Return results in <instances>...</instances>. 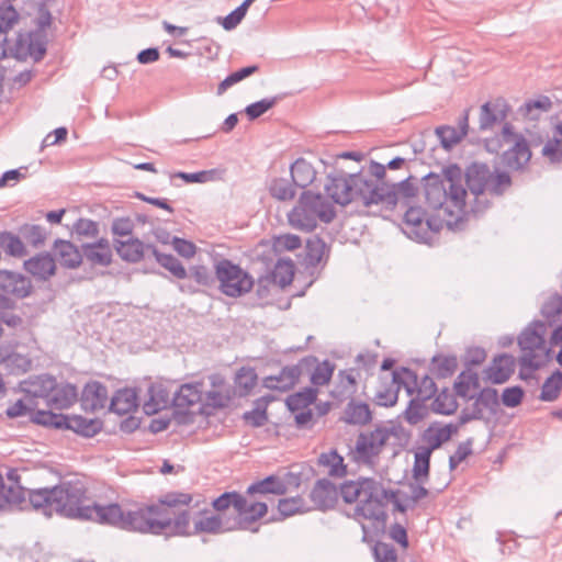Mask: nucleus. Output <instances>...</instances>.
<instances>
[{"instance_id":"1","label":"nucleus","mask_w":562,"mask_h":562,"mask_svg":"<svg viewBox=\"0 0 562 562\" xmlns=\"http://www.w3.org/2000/svg\"><path fill=\"white\" fill-rule=\"evenodd\" d=\"M193 496L184 492H168L153 503H119L104 505L100 525L127 532L169 537L190 536V512Z\"/></svg>"},{"instance_id":"2","label":"nucleus","mask_w":562,"mask_h":562,"mask_svg":"<svg viewBox=\"0 0 562 562\" xmlns=\"http://www.w3.org/2000/svg\"><path fill=\"white\" fill-rule=\"evenodd\" d=\"M29 504L33 510L52 517L54 514L79 520L101 522L104 505L91 502L88 488L81 480L63 481L53 487L29 491Z\"/></svg>"},{"instance_id":"3","label":"nucleus","mask_w":562,"mask_h":562,"mask_svg":"<svg viewBox=\"0 0 562 562\" xmlns=\"http://www.w3.org/2000/svg\"><path fill=\"white\" fill-rule=\"evenodd\" d=\"M461 167L452 164L443 168L442 176L434 172L423 177L425 200L438 216L450 218L456 223L451 207L462 210L465 206L467 190L462 186Z\"/></svg>"},{"instance_id":"4","label":"nucleus","mask_w":562,"mask_h":562,"mask_svg":"<svg viewBox=\"0 0 562 562\" xmlns=\"http://www.w3.org/2000/svg\"><path fill=\"white\" fill-rule=\"evenodd\" d=\"M463 176L465 190H469L474 196L471 211L476 215L484 213L491 206V201L485 193L501 198L513 184L512 177L507 171L497 169L492 171L487 164L480 161L471 162Z\"/></svg>"},{"instance_id":"5","label":"nucleus","mask_w":562,"mask_h":562,"mask_svg":"<svg viewBox=\"0 0 562 562\" xmlns=\"http://www.w3.org/2000/svg\"><path fill=\"white\" fill-rule=\"evenodd\" d=\"M336 217L331 203L322 193L305 190L301 193L294 207L288 213L289 224L299 231L311 233L317 227V222L326 224Z\"/></svg>"},{"instance_id":"6","label":"nucleus","mask_w":562,"mask_h":562,"mask_svg":"<svg viewBox=\"0 0 562 562\" xmlns=\"http://www.w3.org/2000/svg\"><path fill=\"white\" fill-rule=\"evenodd\" d=\"M390 497H394V490L386 488L382 482L374 477H367L361 501L356 507V514L384 526L389 517L386 507L390 504Z\"/></svg>"},{"instance_id":"7","label":"nucleus","mask_w":562,"mask_h":562,"mask_svg":"<svg viewBox=\"0 0 562 562\" xmlns=\"http://www.w3.org/2000/svg\"><path fill=\"white\" fill-rule=\"evenodd\" d=\"M32 423L54 429L72 430L85 438H92L103 428L100 418H86L80 415H65L52 411H38L32 417Z\"/></svg>"},{"instance_id":"8","label":"nucleus","mask_w":562,"mask_h":562,"mask_svg":"<svg viewBox=\"0 0 562 562\" xmlns=\"http://www.w3.org/2000/svg\"><path fill=\"white\" fill-rule=\"evenodd\" d=\"M214 268L217 289L222 294L237 299L252 290L255 285L252 276L239 265L227 258H222L215 261Z\"/></svg>"},{"instance_id":"9","label":"nucleus","mask_w":562,"mask_h":562,"mask_svg":"<svg viewBox=\"0 0 562 562\" xmlns=\"http://www.w3.org/2000/svg\"><path fill=\"white\" fill-rule=\"evenodd\" d=\"M404 233L412 239L420 243H427L431 239L432 233H439L443 225L452 226L453 221L438 216L437 214L427 215V211L422 206H407L403 216Z\"/></svg>"},{"instance_id":"10","label":"nucleus","mask_w":562,"mask_h":562,"mask_svg":"<svg viewBox=\"0 0 562 562\" xmlns=\"http://www.w3.org/2000/svg\"><path fill=\"white\" fill-rule=\"evenodd\" d=\"M400 427L378 426L372 431H362L358 435L352 459L359 464L374 467L391 436H396Z\"/></svg>"},{"instance_id":"11","label":"nucleus","mask_w":562,"mask_h":562,"mask_svg":"<svg viewBox=\"0 0 562 562\" xmlns=\"http://www.w3.org/2000/svg\"><path fill=\"white\" fill-rule=\"evenodd\" d=\"M547 329L544 321H532L517 337V344L522 352L518 362L522 368L537 371L543 367V361H538L537 350L544 347Z\"/></svg>"},{"instance_id":"12","label":"nucleus","mask_w":562,"mask_h":562,"mask_svg":"<svg viewBox=\"0 0 562 562\" xmlns=\"http://www.w3.org/2000/svg\"><path fill=\"white\" fill-rule=\"evenodd\" d=\"M349 186L353 201L360 199L364 206L379 205L383 206V199H393V192L384 193V182L375 183L373 180L364 177L361 172L349 175Z\"/></svg>"},{"instance_id":"13","label":"nucleus","mask_w":562,"mask_h":562,"mask_svg":"<svg viewBox=\"0 0 562 562\" xmlns=\"http://www.w3.org/2000/svg\"><path fill=\"white\" fill-rule=\"evenodd\" d=\"M393 382L403 385L408 395L416 394L429 401L438 392V386L432 375L425 374L419 378L415 371L406 367H402L401 372L397 370L393 371Z\"/></svg>"},{"instance_id":"14","label":"nucleus","mask_w":562,"mask_h":562,"mask_svg":"<svg viewBox=\"0 0 562 562\" xmlns=\"http://www.w3.org/2000/svg\"><path fill=\"white\" fill-rule=\"evenodd\" d=\"M315 362L316 357H304L299 363L282 368L279 374L266 376L262 381V385L269 390L286 392L299 382L303 370H310Z\"/></svg>"},{"instance_id":"15","label":"nucleus","mask_w":562,"mask_h":562,"mask_svg":"<svg viewBox=\"0 0 562 562\" xmlns=\"http://www.w3.org/2000/svg\"><path fill=\"white\" fill-rule=\"evenodd\" d=\"M416 178L408 176L397 183L384 182V193L393 192V199H383V209L393 211L401 202L404 206H408L409 200L415 198L418 192Z\"/></svg>"},{"instance_id":"16","label":"nucleus","mask_w":562,"mask_h":562,"mask_svg":"<svg viewBox=\"0 0 562 562\" xmlns=\"http://www.w3.org/2000/svg\"><path fill=\"white\" fill-rule=\"evenodd\" d=\"M268 513V505L263 502L248 503L245 498L243 510L237 512V517L232 520L229 530H251L257 532L259 527L251 528V525L265 517Z\"/></svg>"},{"instance_id":"17","label":"nucleus","mask_w":562,"mask_h":562,"mask_svg":"<svg viewBox=\"0 0 562 562\" xmlns=\"http://www.w3.org/2000/svg\"><path fill=\"white\" fill-rule=\"evenodd\" d=\"M516 360L509 353H501L494 357L488 367L483 371L484 380L492 384L507 382L515 371Z\"/></svg>"},{"instance_id":"18","label":"nucleus","mask_w":562,"mask_h":562,"mask_svg":"<svg viewBox=\"0 0 562 562\" xmlns=\"http://www.w3.org/2000/svg\"><path fill=\"white\" fill-rule=\"evenodd\" d=\"M337 486L329 479H319L315 482L310 498L315 508L322 512L333 509L338 502Z\"/></svg>"},{"instance_id":"19","label":"nucleus","mask_w":562,"mask_h":562,"mask_svg":"<svg viewBox=\"0 0 562 562\" xmlns=\"http://www.w3.org/2000/svg\"><path fill=\"white\" fill-rule=\"evenodd\" d=\"M454 435H457V427L452 426V423L442 425L440 422H434L422 432L420 438L426 446L420 448L432 453Z\"/></svg>"},{"instance_id":"20","label":"nucleus","mask_w":562,"mask_h":562,"mask_svg":"<svg viewBox=\"0 0 562 562\" xmlns=\"http://www.w3.org/2000/svg\"><path fill=\"white\" fill-rule=\"evenodd\" d=\"M32 290L33 285L27 277L19 272L0 269V291L16 299H24L32 293Z\"/></svg>"},{"instance_id":"21","label":"nucleus","mask_w":562,"mask_h":562,"mask_svg":"<svg viewBox=\"0 0 562 562\" xmlns=\"http://www.w3.org/2000/svg\"><path fill=\"white\" fill-rule=\"evenodd\" d=\"M108 397V387L103 383L90 381L83 386L80 402L85 411L95 412L105 407Z\"/></svg>"},{"instance_id":"22","label":"nucleus","mask_w":562,"mask_h":562,"mask_svg":"<svg viewBox=\"0 0 562 562\" xmlns=\"http://www.w3.org/2000/svg\"><path fill=\"white\" fill-rule=\"evenodd\" d=\"M325 191L334 203L341 206H346L353 201L351 187L349 186V175H328Z\"/></svg>"},{"instance_id":"23","label":"nucleus","mask_w":562,"mask_h":562,"mask_svg":"<svg viewBox=\"0 0 562 562\" xmlns=\"http://www.w3.org/2000/svg\"><path fill=\"white\" fill-rule=\"evenodd\" d=\"M508 111L509 105L503 98H498L494 102H485L481 106L480 130H491L496 123L505 121Z\"/></svg>"},{"instance_id":"24","label":"nucleus","mask_w":562,"mask_h":562,"mask_svg":"<svg viewBox=\"0 0 562 562\" xmlns=\"http://www.w3.org/2000/svg\"><path fill=\"white\" fill-rule=\"evenodd\" d=\"M202 392L200 384L186 383L182 384L175 393L171 404L176 415H187L190 407L200 403Z\"/></svg>"},{"instance_id":"25","label":"nucleus","mask_w":562,"mask_h":562,"mask_svg":"<svg viewBox=\"0 0 562 562\" xmlns=\"http://www.w3.org/2000/svg\"><path fill=\"white\" fill-rule=\"evenodd\" d=\"M25 271L34 278L46 281L56 273V262L52 254L41 252L24 261Z\"/></svg>"},{"instance_id":"26","label":"nucleus","mask_w":562,"mask_h":562,"mask_svg":"<svg viewBox=\"0 0 562 562\" xmlns=\"http://www.w3.org/2000/svg\"><path fill=\"white\" fill-rule=\"evenodd\" d=\"M148 398L143 405L146 415H155L171 403L170 393L162 383H150L147 390Z\"/></svg>"},{"instance_id":"27","label":"nucleus","mask_w":562,"mask_h":562,"mask_svg":"<svg viewBox=\"0 0 562 562\" xmlns=\"http://www.w3.org/2000/svg\"><path fill=\"white\" fill-rule=\"evenodd\" d=\"M53 247L63 267L76 269L82 263V249L80 250L74 243L57 238Z\"/></svg>"},{"instance_id":"28","label":"nucleus","mask_w":562,"mask_h":562,"mask_svg":"<svg viewBox=\"0 0 562 562\" xmlns=\"http://www.w3.org/2000/svg\"><path fill=\"white\" fill-rule=\"evenodd\" d=\"M531 158V150L524 136H517L514 146L504 153V162L514 170L522 169Z\"/></svg>"},{"instance_id":"29","label":"nucleus","mask_w":562,"mask_h":562,"mask_svg":"<svg viewBox=\"0 0 562 562\" xmlns=\"http://www.w3.org/2000/svg\"><path fill=\"white\" fill-rule=\"evenodd\" d=\"M329 257V248L323 238L313 235L307 238L305 244L304 263L306 268H316L319 263L326 265Z\"/></svg>"},{"instance_id":"30","label":"nucleus","mask_w":562,"mask_h":562,"mask_svg":"<svg viewBox=\"0 0 562 562\" xmlns=\"http://www.w3.org/2000/svg\"><path fill=\"white\" fill-rule=\"evenodd\" d=\"M147 245L138 238H128L127 240L114 239V248L122 260L127 262H139L147 251Z\"/></svg>"},{"instance_id":"31","label":"nucleus","mask_w":562,"mask_h":562,"mask_svg":"<svg viewBox=\"0 0 562 562\" xmlns=\"http://www.w3.org/2000/svg\"><path fill=\"white\" fill-rule=\"evenodd\" d=\"M138 406L136 389L124 387L117 390L111 398L110 411L117 415H125L135 411Z\"/></svg>"},{"instance_id":"32","label":"nucleus","mask_w":562,"mask_h":562,"mask_svg":"<svg viewBox=\"0 0 562 562\" xmlns=\"http://www.w3.org/2000/svg\"><path fill=\"white\" fill-rule=\"evenodd\" d=\"M458 366L456 355L436 353L430 359L428 371L436 379H447L456 373Z\"/></svg>"},{"instance_id":"33","label":"nucleus","mask_w":562,"mask_h":562,"mask_svg":"<svg viewBox=\"0 0 562 562\" xmlns=\"http://www.w3.org/2000/svg\"><path fill=\"white\" fill-rule=\"evenodd\" d=\"M78 396L77 387L71 383L59 384L56 381V389L47 397L46 403L57 409L69 408Z\"/></svg>"},{"instance_id":"34","label":"nucleus","mask_w":562,"mask_h":562,"mask_svg":"<svg viewBox=\"0 0 562 562\" xmlns=\"http://www.w3.org/2000/svg\"><path fill=\"white\" fill-rule=\"evenodd\" d=\"M456 396V393H451L448 387L438 389L437 394L431 398L429 409L432 414L451 416L459 408Z\"/></svg>"},{"instance_id":"35","label":"nucleus","mask_w":562,"mask_h":562,"mask_svg":"<svg viewBox=\"0 0 562 562\" xmlns=\"http://www.w3.org/2000/svg\"><path fill=\"white\" fill-rule=\"evenodd\" d=\"M291 180L295 188L305 189L316 178V170L304 158H297L290 168Z\"/></svg>"},{"instance_id":"36","label":"nucleus","mask_w":562,"mask_h":562,"mask_svg":"<svg viewBox=\"0 0 562 562\" xmlns=\"http://www.w3.org/2000/svg\"><path fill=\"white\" fill-rule=\"evenodd\" d=\"M344 420L349 425L366 426L372 422V412L364 402L350 400L345 408Z\"/></svg>"},{"instance_id":"37","label":"nucleus","mask_w":562,"mask_h":562,"mask_svg":"<svg viewBox=\"0 0 562 562\" xmlns=\"http://www.w3.org/2000/svg\"><path fill=\"white\" fill-rule=\"evenodd\" d=\"M29 387L23 389L24 393L31 395L35 401L36 398H44L45 401L56 389V378L50 374H41L27 382Z\"/></svg>"},{"instance_id":"38","label":"nucleus","mask_w":562,"mask_h":562,"mask_svg":"<svg viewBox=\"0 0 562 562\" xmlns=\"http://www.w3.org/2000/svg\"><path fill=\"white\" fill-rule=\"evenodd\" d=\"M288 491L286 484L277 475H268L267 477L250 484L247 487V494H273L284 495Z\"/></svg>"},{"instance_id":"39","label":"nucleus","mask_w":562,"mask_h":562,"mask_svg":"<svg viewBox=\"0 0 562 562\" xmlns=\"http://www.w3.org/2000/svg\"><path fill=\"white\" fill-rule=\"evenodd\" d=\"M552 101L548 95H539L537 99L527 100L519 106L518 113L530 121H538L543 113L552 109Z\"/></svg>"},{"instance_id":"40","label":"nucleus","mask_w":562,"mask_h":562,"mask_svg":"<svg viewBox=\"0 0 562 562\" xmlns=\"http://www.w3.org/2000/svg\"><path fill=\"white\" fill-rule=\"evenodd\" d=\"M147 251L153 255L156 261L167 269L171 274H173L177 279H184L188 277V272L183 265L180 262L178 258H176L171 254H162L157 247L153 244L147 245Z\"/></svg>"},{"instance_id":"41","label":"nucleus","mask_w":562,"mask_h":562,"mask_svg":"<svg viewBox=\"0 0 562 562\" xmlns=\"http://www.w3.org/2000/svg\"><path fill=\"white\" fill-rule=\"evenodd\" d=\"M231 525V520H227L225 525L220 515L202 517L194 521L193 530L190 529V536L201 532L217 535L225 531H231L228 529Z\"/></svg>"},{"instance_id":"42","label":"nucleus","mask_w":562,"mask_h":562,"mask_svg":"<svg viewBox=\"0 0 562 562\" xmlns=\"http://www.w3.org/2000/svg\"><path fill=\"white\" fill-rule=\"evenodd\" d=\"M19 13L14 7L9 3L8 5H0V59L7 56L4 44L7 43V33L18 22Z\"/></svg>"},{"instance_id":"43","label":"nucleus","mask_w":562,"mask_h":562,"mask_svg":"<svg viewBox=\"0 0 562 562\" xmlns=\"http://www.w3.org/2000/svg\"><path fill=\"white\" fill-rule=\"evenodd\" d=\"M428 401L429 400L417 395L409 400L408 405L403 413L405 420L409 425L415 426L429 417L432 412L429 409V405L427 404Z\"/></svg>"},{"instance_id":"44","label":"nucleus","mask_w":562,"mask_h":562,"mask_svg":"<svg viewBox=\"0 0 562 562\" xmlns=\"http://www.w3.org/2000/svg\"><path fill=\"white\" fill-rule=\"evenodd\" d=\"M271 400V396H262L257 398L255 401V408L243 414V420L254 428L262 427L266 425L268 422L267 406Z\"/></svg>"},{"instance_id":"45","label":"nucleus","mask_w":562,"mask_h":562,"mask_svg":"<svg viewBox=\"0 0 562 562\" xmlns=\"http://www.w3.org/2000/svg\"><path fill=\"white\" fill-rule=\"evenodd\" d=\"M0 248L10 257L22 258L27 249L19 235L9 231L0 232Z\"/></svg>"},{"instance_id":"46","label":"nucleus","mask_w":562,"mask_h":562,"mask_svg":"<svg viewBox=\"0 0 562 562\" xmlns=\"http://www.w3.org/2000/svg\"><path fill=\"white\" fill-rule=\"evenodd\" d=\"M317 393L318 391L315 387H305L302 391L289 395L285 401V405L288 409L292 413L305 409L310 405L315 403L317 398Z\"/></svg>"},{"instance_id":"47","label":"nucleus","mask_w":562,"mask_h":562,"mask_svg":"<svg viewBox=\"0 0 562 562\" xmlns=\"http://www.w3.org/2000/svg\"><path fill=\"white\" fill-rule=\"evenodd\" d=\"M318 464L328 467V474L333 477H344L348 473L347 465L344 463V458L337 452L336 449H333L329 452L321 453L318 457Z\"/></svg>"},{"instance_id":"48","label":"nucleus","mask_w":562,"mask_h":562,"mask_svg":"<svg viewBox=\"0 0 562 562\" xmlns=\"http://www.w3.org/2000/svg\"><path fill=\"white\" fill-rule=\"evenodd\" d=\"M352 372L353 369H350L349 371H339V383L336 386V389L331 391V395L338 401H344L353 395V393L356 392L357 381Z\"/></svg>"},{"instance_id":"49","label":"nucleus","mask_w":562,"mask_h":562,"mask_svg":"<svg viewBox=\"0 0 562 562\" xmlns=\"http://www.w3.org/2000/svg\"><path fill=\"white\" fill-rule=\"evenodd\" d=\"M245 506V496L237 491L224 492L213 499L212 507L214 510L222 513L233 507L235 512L243 510Z\"/></svg>"},{"instance_id":"50","label":"nucleus","mask_w":562,"mask_h":562,"mask_svg":"<svg viewBox=\"0 0 562 562\" xmlns=\"http://www.w3.org/2000/svg\"><path fill=\"white\" fill-rule=\"evenodd\" d=\"M19 234L33 248H41L45 245L48 232L45 227L37 224H23L19 227Z\"/></svg>"},{"instance_id":"51","label":"nucleus","mask_w":562,"mask_h":562,"mask_svg":"<svg viewBox=\"0 0 562 562\" xmlns=\"http://www.w3.org/2000/svg\"><path fill=\"white\" fill-rule=\"evenodd\" d=\"M272 283L280 285L282 289L290 285L294 277V265L289 260H278L273 270L268 274Z\"/></svg>"},{"instance_id":"52","label":"nucleus","mask_w":562,"mask_h":562,"mask_svg":"<svg viewBox=\"0 0 562 562\" xmlns=\"http://www.w3.org/2000/svg\"><path fill=\"white\" fill-rule=\"evenodd\" d=\"M36 406L37 402L31 395L25 393L24 398L18 400L14 404L10 405L5 409V415L8 418L11 419L27 415L30 417V420L32 422L33 415L40 411H35Z\"/></svg>"},{"instance_id":"53","label":"nucleus","mask_w":562,"mask_h":562,"mask_svg":"<svg viewBox=\"0 0 562 562\" xmlns=\"http://www.w3.org/2000/svg\"><path fill=\"white\" fill-rule=\"evenodd\" d=\"M562 391V371L557 369L546 379L539 398L543 402L555 401Z\"/></svg>"},{"instance_id":"54","label":"nucleus","mask_w":562,"mask_h":562,"mask_svg":"<svg viewBox=\"0 0 562 562\" xmlns=\"http://www.w3.org/2000/svg\"><path fill=\"white\" fill-rule=\"evenodd\" d=\"M366 479L361 476L356 481L348 480L340 484L338 493L346 504L360 503Z\"/></svg>"},{"instance_id":"55","label":"nucleus","mask_w":562,"mask_h":562,"mask_svg":"<svg viewBox=\"0 0 562 562\" xmlns=\"http://www.w3.org/2000/svg\"><path fill=\"white\" fill-rule=\"evenodd\" d=\"M269 193L278 201H290L294 199L296 191L292 181L285 178H274L268 187Z\"/></svg>"},{"instance_id":"56","label":"nucleus","mask_w":562,"mask_h":562,"mask_svg":"<svg viewBox=\"0 0 562 562\" xmlns=\"http://www.w3.org/2000/svg\"><path fill=\"white\" fill-rule=\"evenodd\" d=\"M258 375L256 370L250 367H241L235 376V384L239 396H247L256 386Z\"/></svg>"},{"instance_id":"57","label":"nucleus","mask_w":562,"mask_h":562,"mask_svg":"<svg viewBox=\"0 0 562 562\" xmlns=\"http://www.w3.org/2000/svg\"><path fill=\"white\" fill-rule=\"evenodd\" d=\"M431 454L423 448L415 452L413 476L419 483H424L429 476Z\"/></svg>"},{"instance_id":"58","label":"nucleus","mask_w":562,"mask_h":562,"mask_svg":"<svg viewBox=\"0 0 562 562\" xmlns=\"http://www.w3.org/2000/svg\"><path fill=\"white\" fill-rule=\"evenodd\" d=\"M27 52L35 63L41 61L47 52L46 33L30 32Z\"/></svg>"},{"instance_id":"59","label":"nucleus","mask_w":562,"mask_h":562,"mask_svg":"<svg viewBox=\"0 0 562 562\" xmlns=\"http://www.w3.org/2000/svg\"><path fill=\"white\" fill-rule=\"evenodd\" d=\"M285 94H278L272 98H266L260 101L254 102L246 106L245 113L249 121H255L265 114L268 110L272 109Z\"/></svg>"},{"instance_id":"60","label":"nucleus","mask_w":562,"mask_h":562,"mask_svg":"<svg viewBox=\"0 0 562 562\" xmlns=\"http://www.w3.org/2000/svg\"><path fill=\"white\" fill-rule=\"evenodd\" d=\"M541 314L546 318L547 326L555 323L562 314V295L555 293L546 301L541 307Z\"/></svg>"},{"instance_id":"61","label":"nucleus","mask_w":562,"mask_h":562,"mask_svg":"<svg viewBox=\"0 0 562 562\" xmlns=\"http://www.w3.org/2000/svg\"><path fill=\"white\" fill-rule=\"evenodd\" d=\"M313 367L314 370L311 374L312 384L322 386L329 383L335 370V364L329 360H324L323 362L316 361Z\"/></svg>"},{"instance_id":"62","label":"nucleus","mask_w":562,"mask_h":562,"mask_svg":"<svg viewBox=\"0 0 562 562\" xmlns=\"http://www.w3.org/2000/svg\"><path fill=\"white\" fill-rule=\"evenodd\" d=\"M403 385L395 384L393 380L389 385L375 393L374 402L379 406L392 407L397 403L398 393Z\"/></svg>"},{"instance_id":"63","label":"nucleus","mask_w":562,"mask_h":562,"mask_svg":"<svg viewBox=\"0 0 562 562\" xmlns=\"http://www.w3.org/2000/svg\"><path fill=\"white\" fill-rule=\"evenodd\" d=\"M438 139L446 150H450L453 146L459 144L463 136L459 133V131L450 125H441L436 127L435 130Z\"/></svg>"},{"instance_id":"64","label":"nucleus","mask_w":562,"mask_h":562,"mask_svg":"<svg viewBox=\"0 0 562 562\" xmlns=\"http://www.w3.org/2000/svg\"><path fill=\"white\" fill-rule=\"evenodd\" d=\"M1 362L10 370L11 373L14 374L25 373L32 366V361L29 357L18 352L9 353L1 360Z\"/></svg>"}]
</instances>
